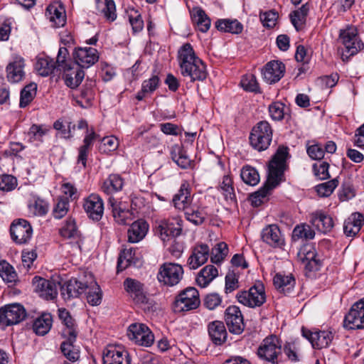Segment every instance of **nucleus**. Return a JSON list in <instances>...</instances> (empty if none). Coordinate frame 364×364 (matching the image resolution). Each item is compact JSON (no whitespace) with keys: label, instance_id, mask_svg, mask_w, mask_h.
Segmentation results:
<instances>
[{"label":"nucleus","instance_id":"1","mask_svg":"<svg viewBox=\"0 0 364 364\" xmlns=\"http://www.w3.org/2000/svg\"><path fill=\"white\" fill-rule=\"evenodd\" d=\"M290 156L289 148L284 146H279L273 155L268 165L267 179L262 187L250 196L252 205L255 207L259 206L269 194V191L277 186L288 165L287 159Z\"/></svg>","mask_w":364,"mask_h":364},{"label":"nucleus","instance_id":"2","mask_svg":"<svg viewBox=\"0 0 364 364\" xmlns=\"http://www.w3.org/2000/svg\"><path fill=\"white\" fill-rule=\"evenodd\" d=\"M178 60L182 76L191 82L203 81L208 77L206 65L197 56L191 43H184L178 50Z\"/></svg>","mask_w":364,"mask_h":364},{"label":"nucleus","instance_id":"3","mask_svg":"<svg viewBox=\"0 0 364 364\" xmlns=\"http://www.w3.org/2000/svg\"><path fill=\"white\" fill-rule=\"evenodd\" d=\"M282 346L281 340L276 335H270L266 337L259 348L257 354L258 357L270 364H279V359L282 355Z\"/></svg>","mask_w":364,"mask_h":364},{"label":"nucleus","instance_id":"4","mask_svg":"<svg viewBox=\"0 0 364 364\" xmlns=\"http://www.w3.org/2000/svg\"><path fill=\"white\" fill-rule=\"evenodd\" d=\"M200 304L198 291L195 287H187L175 296L171 309L174 313H182L197 309Z\"/></svg>","mask_w":364,"mask_h":364},{"label":"nucleus","instance_id":"5","mask_svg":"<svg viewBox=\"0 0 364 364\" xmlns=\"http://www.w3.org/2000/svg\"><path fill=\"white\" fill-rule=\"evenodd\" d=\"M273 131L267 121H261L253 127L250 134L251 146L259 151L266 150L272 140Z\"/></svg>","mask_w":364,"mask_h":364},{"label":"nucleus","instance_id":"6","mask_svg":"<svg viewBox=\"0 0 364 364\" xmlns=\"http://www.w3.org/2000/svg\"><path fill=\"white\" fill-rule=\"evenodd\" d=\"M236 298L244 306L250 308L261 306L266 301L264 284L260 281H257L249 290L239 291Z\"/></svg>","mask_w":364,"mask_h":364},{"label":"nucleus","instance_id":"7","mask_svg":"<svg viewBox=\"0 0 364 364\" xmlns=\"http://www.w3.org/2000/svg\"><path fill=\"white\" fill-rule=\"evenodd\" d=\"M26 317V309L19 304H7L0 308V326L3 327L18 324Z\"/></svg>","mask_w":364,"mask_h":364},{"label":"nucleus","instance_id":"8","mask_svg":"<svg viewBox=\"0 0 364 364\" xmlns=\"http://www.w3.org/2000/svg\"><path fill=\"white\" fill-rule=\"evenodd\" d=\"M183 269L181 265L176 263L163 264L157 274L160 283L173 287L179 283L183 278Z\"/></svg>","mask_w":364,"mask_h":364},{"label":"nucleus","instance_id":"9","mask_svg":"<svg viewBox=\"0 0 364 364\" xmlns=\"http://www.w3.org/2000/svg\"><path fill=\"white\" fill-rule=\"evenodd\" d=\"M343 326L349 330L364 329V298L351 306L345 316Z\"/></svg>","mask_w":364,"mask_h":364},{"label":"nucleus","instance_id":"10","mask_svg":"<svg viewBox=\"0 0 364 364\" xmlns=\"http://www.w3.org/2000/svg\"><path fill=\"white\" fill-rule=\"evenodd\" d=\"M127 336L136 344L149 347L154 341V336L144 323H132L127 330Z\"/></svg>","mask_w":364,"mask_h":364},{"label":"nucleus","instance_id":"11","mask_svg":"<svg viewBox=\"0 0 364 364\" xmlns=\"http://www.w3.org/2000/svg\"><path fill=\"white\" fill-rule=\"evenodd\" d=\"M11 239L18 245L27 243L33 234L32 227L25 219L14 220L10 226Z\"/></svg>","mask_w":364,"mask_h":364},{"label":"nucleus","instance_id":"12","mask_svg":"<svg viewBox=\"0 0 364 364\" xmlns=\"http://www.w3.org/2000/svg\"><path fill=\"white\" fill-rule=\"evenodd\" d=\"M123 287L128 296L136 304H150L144 290V284L140 281L127 277L123 282Z\"/></svg>","mask_w":364,"mask_h":364},{"label":"nucleus","instance_id":"13","mask_svg":"<svg viewBox=\"0 0 364 364\" xmlns=\"http://www.w3.org/2000/svg\"><path fill=\"white\" fill-rule=\"evenodd\" d=\"M340 38L349 56L357 54L364 48V43L358 35L355 28H348L344 31H341Z\"/></svg>","mask_w":364,"mask_h":364},{"label":"nucleus","instance_id":"14","mask_svg":"<svg viewBox=\"0 0 364 364\" xmlns=\"http://www.w3.org/2000/svg\"><path fill=\"white\" fill-rule=\"evenodd\" d=\"M225 320L230 333L241 334L245 328L243 316L237 306H230L225 311Z\"/></svg>","mask_w":364,"mask_h":364},{"label":"nucleus","instance_id":"15","mask_svg":"<svg viewBox=\"0 0 364 364\" xmlns=\"http://www.w3.org/2000/svg\"><path fill=\"white\" fill-rule=\"evenodd\" d=\"M74 63L80 68H88L97 63L99 55L97 49L94 48H77L73 53Z\"/></svg>","mask_w":364,"mask_h":364},{"label":"nucleus","instance_id":"16","mask_svg":"<svg viewBox=\"0 0 364 364\" xmlns=\"http://www.w3.org/2000/svg\"><path fill=\"white\" fill-rule=\"evenodd\" d=\"M297 256L304 264L306 270L316 272L320 269L321 261L317 258V253L314 246L311 245L302 246Z\"/></svg>","mask_w":364,"mask_h":364},{"label":"nucleus","instance_id":"17","mask_svg":"<svg viewBox=\"0 0 364 364\" xmlns=\"http://www.w3.org/2000/svg\"><path fill=\"white\" fill-rule=\"evenodd\" d=\"M83 208L89 218L94 221L102 219L104 213L102 199L97 194H91L84 200Z\"/></svg>","mask_w":364,"mask_h":364},{"label":"nucleus","instance_id":"18","mask_svg":"<svg viewBox=\"0 0 364 364\" xmlns=\"http://www.w3.org/2000/svg\"><path fill=\"white\" fill-rule=\"evenodd\" d=\"M61 73L65 84L71 89L77 88L85 77V72L75 63L65 67Z\"/></svg>","mask_w":364,"mask_h":364},{"label":"nucleus","instance_id":"19","mask_svg":"<svg viewBox=\"0 0 364 364\" xmlns=\"http://www.w3.org/2000/svg\"><path fill=\"white\" fill-rule=\"evenodd\" d=\"M58 317L64 326L62 330V336L66 339L76 341L78 335L77 325L70 313L65 309H58Z\"/></svg>","mask_w":364,"mask_h":364},{"label":"nucleus","instance_id":"20","mask_svg":"<svg viewBox=\"0 0 364 364\" xmlns=\"http://www.w3.org/2000/svg\"><path fill=\"white\" fill-rule=\"evenodd\" d=\"M262 241L274 248H282L285 241L278 225L272 224L263 228L261 233Z\"/></svg>","mask_w":364,"mask_h":364},{"label":"nucleus","instance_id":"21","mask_svg":"<svg viewBox=\"0 0 364 364\" xmlns=\"http://www.w3.org/2000/svg\"><path fill=\"white\" fill-rule=\"evenodd\" d=\"M208 335L214 346L223 345L228 339V331L224 323L221 321H213L207 326Z\"/></svg>","mask_w":364,"mask_h":364},{"label":"nucleus","instance_id":"22","mask_svg":"<svg viewBox=\"0 0 364 364\" xmlns=\"http://www.w3.org/2000/svg\"><path fill=\"white\" fill-rule=\"evenodd\" d=\"M35 291L46 300H53L57 296V287L54 282L39 277L33 279Z\"/></svg>","mask_w":364,"mask_h":364},{"label":"nucleus","instance_id":"23","mask_svg":"<svg viewBox=\"0 0 364 364\" xmlns=\"http://www.w3.org/2000/svg\"><path fill=\"white\" fill-rule=\"evenodd\" d=\"M87 287L88 285L86 283H83L76 278H71L61 286L60 293L65 300H70L79 297Z\"/></svg>","mask_w":364,"mask_h":364},{"label":"nucleus","instance_id":"24","mask_svg":"<svg viewBox=\"0 0 364 364\" xmlns=\"http://www.w3.org/2000/svg\"><path fill=\"white\" fill-rule=\"evenodd\" d=\"M24 67V59L19 55L14 56L6 68L8 80L12 83L22 80L25 76Z\"/></svg>","mask_w":364,"mask_h":364},{"label":"nucleus","instance_id":"25","mask_svg":"<svg viewBox=\"0 0 364 364\" xmlns=\"http://www.w3.org/2000/svg\"><path fill=\"white\" fill-rule=\"evenodd\" d=\"M210 249L206 244H199L192 249V252L188 259V266L190 269H196L205 264L209 257Z\"/></svg>","mask_w":364,"mask_h":364},{"label":"nucleus","instance_id":"26","mask_svg":"<svg viewBox=\"0 0 364 364\" xmlns=\"http://www.w3.org/2000/svg\"><path fill=\"white\" fill-rule=\"evenodd\" d=\"M103 364H130L131 358L127 351L114 346L107 348L103 353Z\"/></svg>","mask_w":364,"mask_h":364},{"label":"nucleus","instance_id":"27","mask_svg":"<svg viewBox=\"0 0 364 364\" xmlns=\"http://www.w3.org/2000/svg\"><path fill=\"white\" fill-rule=\"evenodd\" d=\"M285 73V65L283 63L278 60H272L267 63L263 70V77L264 80L269 84H273L284 76Z\"/></svg>","mask_w":364,"mask_h":364},{"label":"nucleus","instance_id":"28","mask_svg":"<svg viewBox=\"0 0 364 364\" xmlns=\"http://www.w3.org/2000/svg\"><path fill=\"white\" fill-rule=\"evenodd\" d=\"M46 16L55 28L62 27L66 23L65 10L60 4H50L46 10Z\"/></svg>","mask_w":364,"mask_h":364},{"label":"nucleus","instance_id":"29","mask_svg":"<svg viewBox=\"0 0 364 364\" xmlns=\"http://www.w3.org/2000/svg\"><path fill=\"white\" fill-rule=\"evenodd\" d=\"M172 202L176 209L182 210L184 212L193 205L188 183H183L181 184L178 193L174 195Z\"/></svg>","mask_w":364,"mask_h":364},{"label":"nucleus","instance_id":"30","mask_svg":"<svg viewBox=\"0 0 364 364\" xmlns=\"http://www.w3.org/2000/svg\"><path fill=\"white\" fill-rule=\"evenodd\" d=\"M60 235L66 239L75 240L73 247L81 250L80 233L78 231L74 219L68 218L63 226L60 229Z\"/></svg>","mask_w":364,"mask_h":364},{"label":"nucleus","instance_id":"31","mask_svg":"<svg viewBox=\"0 0 364 364\" xmlns=\"http://www.w3.org/2000/svg\"><path fill=\"white\" fill-rule=\"evenodd\" d=\"M364 224L363 215L359 213H352L344 222L343 232L347 237H354Z\"/></svg>","mask_w":364,"mask_h":364},{"label":"nucleus","instance_id":"32","mask_svg":"<svg viewBox=\"0 0 364 364\" xmlns=\"http://www.w3.org/2000/svg\"><path fill=\"white\" fill-rule=\"evenodd\" d=\"M275 288L284 295L291 294L295 286V279L292 274L285 275L282 273H277L273 279Z\"/></svg>","mask_w":364,"mask_h":364},{"label":"nucleus","instance_id":"33","mask_svg":"<svg viewBox=\"0 0 364 364\" xmlns=\"http://www.w3.org/2000/svg\"><path fill=\"white\" fill-rule=\"evenodd\" d=\"M149 224L144 220L134 221L127 232L128 241L132 243L138 242L146 235Z\"/></svg>","mask_w":364,"mask_h":364},{"label":"nucleus","instance_id":"34","mask_svg":"<svg viewBox=\"0 0 364 364\" xmlns=\"http://www.w3.org/2000/svg\"><path fill=\"white\" fill-rule=\"evenodd\" d=\"M98 135L95 133L94 129H91L90 133H87L84 139L83 144L78 149L77 163L81 164L84 168L86 167L87 156L90 151L92 149L94 141Z\"/></svg>","mask_w":364,"mask_h":364},{"label":"nucleus","instance_id":"35","mask_svg":"<svg viewBox=\"0 0 364 364\" xmlns=\"http://www.w3.org/2000/svg\"><path fill=\"white\" fill-rule=\"evenodd\" d=\"M171 159L181 168L187 169L192 168L193 161H191L186 154V151L181 146L175 144L171 149Z\"/></svg>","mask_w":364,"mask_h":364},{"label":"nucleus","instance_id":"36","mask_svg":"<svg viewBox=\"0 0 364 364\" xmlns=\"http://www.w3.org/2000/svg\"><path fill=\"white\" fill-rule=\"evenodd\" d=\"M53 324V316L50 313H43L33 323V332L38 336H45L50 330Z\"/></svg>","mask_w":364,"mask_h":364},{"label":"nucleus","instance_id":"37","mask_svg":"<svg viewBox=\"0 0 364 364\" xmlns=\"http://www.w3.org/2000/svg\"><path fill=\"white\" fill-rule=\"evenodd\" d=\"M138 262L139 259L136 256L134 248L124 249L120 252L118 257L117 271L122 272L132 265L136 266Z\"/></svg>","mask_w":364,"mask_h":364},{"label":"nucleus","instance_id":"38","mask_svg":"<svg viewBox=\"0 0 364 364\" xmlns=\"http://www.w3.org/2000/svg\"><path fill=\"white\" fill-rule=\"evenodd\" d=\"M311 223L322 232H330L333 227V218L321 211H317L312 214Z\"/></svg>","mask_w":364,"mask_h":364},{"label":"nucleus","instance_id":"39","mask_svg":"<svg viewBox=\"0 0 364 364\" xmlns=\"http://www.w3.org/2000/svg\"><path fill=\"white\" fill-rule=\"evenodd\" d=\"M215 28L222 32L239 34L243 30L242 24L237 19H218L215 22Z\"/></svg>","mask_w":364,"mask_h":364},{"label":"nucleus","instance_id":"40","mask_svg":"<svg viewBox=\"0 0 364 364\" xmlns=\"http://www.w3.org/2000/svg\"><path fill=\"white\" fill-rule=\"evenodd\" d=\"M191 18L200 31L205 33L210 28L211 21L201 8L193 9L191 13Z\"/></svg>","mask_w":364,"mask_h":364},{"label":"nucleus","instance_id":"41","mask_svg":"<svg viewBox=\"0 0 364 364\" xmlns=\"http://www.w3.org/2000/svg\"><path fill=\"white\" fill-rule=\"evenodd\" d=\"M108 205L112 208V212L115 221L119 225H127L131 213L128 210L121 208L113 197L108 199Z\"/></svg>","mask_w":364,"mask_h":364},{"label":"nucleus","instance_id":"42","mask_svg":"<svg viewBox=\"0 0 364 364\" xmlns=\"http://www.w3.org/2000/svg\"><path fill=\"white\" fill-rule=\"evenodd\" d=\"M218 271L215 267L208 264L199 272L196 282L201 287H207L217 276Z\"/></svg>","mask_w":364,"mask_h":364},{"label":"nucleus","instance_id":"43","mask_svg":"<svg viewBox=\"0 0 364 364\" xmlns=\"http://www.w3.org/2000/svg\"><path fill=\"white\" fill-rule=\"evenodd\" d=\"M124 186L123 178L118 174H111L104 181L102 186V191L107 195L119 191Z\"/></svg>","mask_w":364,"mask_h":364},{"label":"nucleus","instance_id":"44","mask_svg":"<svg viewBox=\"0 0 364 364\" xmlns=\"http://www.w3.org/2000/svg\"><path fill=\"white\" fill-rule=\"evenodd\" d=\"M36 69L39 75L44 77L58 73L55 62L49 57L38 58L36 64Z\"/></svg>","mask_w":364,"mask_h":364},{"label":"nucleus","instance_id":"45","mask_svg":"<svg viewBox=\"0 0 364 364\" xmlns=\"http://www.w3.org/2000/svg\"><path fill=\"white\" fill-rule=\"evenodd\" d=\"M269 112L271 118L274 121H281L285 117L288 119L290 115L288 113L289 109L282 102H274L269 105Z\"/></svg>","mask_w":364,"mask_h":364},{"label":"nucleus","instance_id":"46","mask_svg":"<svg viewBox=\"0 0 364 364\" xmlns=\"http://www.w3.org/2000/svg\"><path fill=\"white\" fill-rule=\"evenodd\" d=\"M97 9L109 21H114L117 18L116 6L113 0H98Z\"/></svg>","mask_w":364,"mask_h":364},{"label":"nucleus","instance_id":"47","mask_svg":"<svg viewBox=\"0 0 364 364\" xmlns=\"http://www.w3.org/2000/svg\"><path fill=\"white\" fill-rule=\"evenodd\" d=\"M309 11L308 4H303L298 10L290 14V19L296 31H299L305 23L306 18Z\"/></svg>","mask_w":364,"mask_h":364},{"label":"nucleus","instance_id":"48","mask_svg":"<svg viewBox=\"0 0 364 364\" xmlns=\"http://www.w3.org/2000/svg\"><path fill=\"white\" fill-rule=\"evenodd\" d=\"M315 237V232L310 225L307 224L297 225L293 230L291 238L293 241H298L300 239L309 240Z\"/></svg>","mask_w":364,"mask_h":364},{"label":"nucleus","instance_id":"49","mask_svg":"<svg viewBox=\"0 0 364 364\" xmlns=\"http://www.w3.org/2000/svg\"><path fill=\"white\" fill-rule=\"evenodd\" d=\"M86 294L87 301L92 306H98L102 301V291L96 282H92L84 291Z\"/></svg>","mask_w":364,"mask_h":364},{"label":"nucleus","instance_id":"50","mask_svg":"<svg viewBox=\"0 0 364 364\" xmlns=\"http://www.w3.org/2000/svg\"><path fill=\"white\" fill-rule=\"evenodd\" d=\"M184 213L186 218L196 225H200L205 222V214L195 204L191 205Z\"/></svg>","mask_w":364,"mask_h":364},{"label":"nucleus","instance_id":"51","mask_svg":"<svg viewBox=\"0 0 364 364\" xmlns=\"http://www.w3.org/2000/svg\"><path fill=\"white\" fill-rule=\"evenodd\" d=\"M37 85L31 82L25 86L21 91L19 107H26L33 100L36 95Z\"/></svg>","mask_w":364,"mask_h":364},{"label":"nucleus","instance_id":"52","mask_svg":"<svg viewBox=\"0 0 364 364\" xmlns=\"http://www.w3.org/2000/svg\"><path fill=\"white\" fill-rule=\"evenodd\" d=\"M240 176L245 183L252 186H256L259 181L258 171L250 166H245L242 168Z\"/></svg>","mask_w":364,"mask_h":364},{"label":"nucleus","instance_id":"53","mask_svg":"<svg viewBox=\"0 0 364 364\" xmlns=\"http://www.w3.org/2000/svg\"><path fill=\"white\" fill-rule=\"evenodd\" d=\"M333 338V335L331 331H318L314 332L315 342L312 343L314 348L321 349L329 346Z\"/></svg>","mask_w":364,"mask_h":364},{"label":"nucleus","instance_id":"54","mask_svg":"<svg viewBox=\"0 0 364 364\" xmlns=\"http://www.w3.org/2000/svg\"><path fill=\"white\" fill-rule=\"evenodd\" d=\"M228 254V245L220 242L215 245L210 252V261L216 264H220Z\"/></svg>","mask_w":364,"mask_h":364},{"label":"nucleus","instance_id":"55","mask_svg":"<svg viewBox=\"0 0 364 364\" xmlns=\"http://www.w3.org/2000/svg\"><path fill=\"white\" fill-rule=\"evenodd\" d=\"M75 341L66 339L61 343L60 349L65 357L70 361L75 362L80 358V351L74 346Z\"/></svg>","mask_w":364,"mask_h":364},{"label":"nucleus","instance_id":"56","mask_svg":"<svg viewBox=\"0 0 364 364\" xmlns=\"http://www.w3.org/2000/svg\"><path fill=\"white\" fill-rule=\"evenodd\" d=\"M220 188L226 200L234 204L237 203L236 196L232 186V180L229 176H224Z\"/></svg>","mask_w":364,"mask_h":364},{"label":"nucleus","instance_id":"57","mask_svg":"<svg viewBox=\"0 0 364 364\" xmlns=\"http://www.w3.org/2000/svg\"><path fill=\"white\" fill-rule=\"evenodd\" d=\"M50 130V127H47L43 124H33L28 131V135L30 141H38L42 143L43 141V137L48 133Z\"/></svg>","mask_w":364,"mask_h":364},{"label":"nucleus","instance_id":"58","mask_svg":"<svg viewBox=\"0 0 364 364\" xmlns=\"http://www.w3.org/2000/svg\"><path fill=\"white\" fill-rule=\"evenodd\" d=\"M0 276L4 281L9 283L14 282L17 278L14 267L6 260L0 261Z\"/></svg>","mask_w":364,"mask_h":364},{"label":"nucleus","instance_id":"59","mask_svg":"<svg viewBox=\"0 0 364 364\" xmlns=\"http://www.w3.org/2000/svg\"><path fill=\"white\" fill-rule=\"evenodd\" d=\"M338 179L333 178L327 182L316 186V190L319 196L328 197L333 193V191L338 186Z\"/></svg>","mask_w":364,"mask_h":364},{"label":"nucleus","instance_id":"60","mask_svg":"<svg viewBox=\"0 0 364 364\" xmlns=\"http://www.w3.org/2000/svg\"><path fill=\"white\" fill-rule=\"evenodd\" d=\"M69 210V200L67 197H60L55 205L53 215L56 219H61L68 213Z\"/></svg>","mask_w":364,"mask_h":364},{"label":"nucleus","instance_id":"61","mask_svg":"<svg viewBox=\"0 0 364 364\" xmlns=\"http://www.w3.org/2000/svg\"><path fill=\"white\" fill-rule=\"evenodd\" d=\"M259 18L264 27L273 28L278 18V13L274 9L264 12L261 11Z\"/></svg>","mask_w":364,"mask_h":364},{"label":"nucleus","instance_id":"62","mask_svg":"<svg viewBox=\"0 0 364 364\" xmlns=\"http://www.w3.org/2000/svg\"><path fill=\"white\" fill-rule=\"evenodd\" d=\"M68 55L69 52L65 47H60L59 48L56 61L55 62L57 71H58L59 73H61L62 69L68 65H70L71 63H73L71 60H68Z\"/></svg>","mask_w":364,"mask_h":364},{"label":"nucleus","instance_id":"63","mask_svg":"<svg viewBox=\"0 0 364 364\" xmlns=\"http://www.w3.org/2000/svg\"><path fill=\"white\" fill-rule=\"evenodd\" d=\"M17 186V179L12 175L3 174L0 176V191H11L15 189Z\"/></svg>","mask_w":364,"mask_h":364},{"label":"nucleus","instance_id":"64","mask_svg":"<svg viewBox=\"0 0 364 364\" xmlns=\"http://www.w3.org/2000/svg\"><path fill=\"white\" fill-rule=\"evenodd\" d=\"M314 175L320 180H326L331 177L328 172L329 164L326 161H320L319 164H314L312 166Z\"/></svg>","mask_w":364,"mask_h":364}]
</instances>
